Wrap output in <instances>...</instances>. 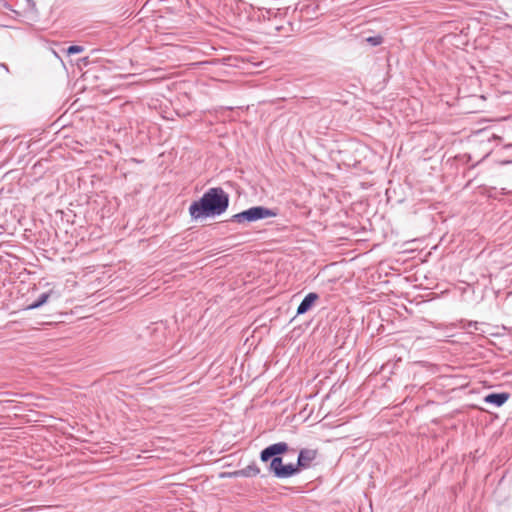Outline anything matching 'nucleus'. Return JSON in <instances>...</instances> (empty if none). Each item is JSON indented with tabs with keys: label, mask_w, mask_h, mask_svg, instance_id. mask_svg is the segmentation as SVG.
I'll use <instances>...</instances> for the list:
<instances>
[{
	"label": "nucleus",
	"mask_w": 512,
	"mask_h": 512,
	"mask_svg": "<svg viewBox=\"0 0 512 512\" xmlns=\"http://www.w3.org/2000/svg\"><path fill=\"white\" fill-rule=\"evenodd\" d=\"M228 204V195L221 188H211L199 201H195L190 205L189 213L195 219L210 215H220L227 209Z\"/></svg>",
	"instance_id": "f257e3e1"
},
{
	"label": "nucleus",
	"mask_w": 512,
	"mask_h": 512,
	"mask_svg": "<svg viewBox=\"0 0 512 512\" xmlns=\"http://www.w3.org/2000/svg\"><path fill=\"white\" fill-rule=\"evenodd\" d=\"M276 216V213L268 208L262 206L251 207L243 212L232 216L231 221L242 223V222H254L260 219L270 218Z\"/></svg>",
	"instance_id": "f03ea898"
},
{
	"label": "nucleus",
	"mask_w": 512,
	"mask_h": 512,
	"mask_svg": "<svg viewBox=\"0 0 512 512\" xmlns=\"http://www.w3.org/2000/svg\"><path fill=\"white\" fill-rule=\"evenodd\" d=\"M270 470L278 478H287L298 472V468L294 464L284 465L282 458L274 457L270 463Z\"/></svg>",
	"instance_id": "7ed1b4c3"
},
{
	"label": "nucleus",
	"mask_w": 512,
	"mask_h": 512,
	"mask_svg": "<svg viewBox=\"0 0 512 512\" xmlns=\"http://www.w3.org/2000/svg\"><path fill=\"white\" fill-rule=\"evenodd\" d=\"M287 450L288 445L284 442L272 444L261 452V460L266 462L271 458L279 457L278 455L286 452Z\"/></svg>",
	"instance_id": "20e7f679"
},
{
	"label": "nucleus",
	"mask_w": 512,
	"mask_h": 512,
	"mask_svg": "<svg viewBox=\"0 0 512 512\" xmlns=\"http://www.w3.org/2000/svg\"><path fill=\"white\" fill-rule=\"evenodd\" d=\"M319 296L316 293H309L305 296V298L302 300L300 305L297 309V314H304L307 311H309L312 306L315 304V302L318 300Z\"/></svg>",
	"instance_id": "39448f33"
},
{
	"label": "nucleus",
	"mask_w": 512,
	"mask_h": 512,
	"mask_svg": "<svg viewBox=\"0 0 512 512\" xmlns=\"http://www.w3.org/2000/svg\"><path fill=\"white\" fill-rule=\"evenodd\" d=\"M509 398L507 393H492L485 397V402L497 407L502 406Z\"/></svg>",
	"instance_id": "423d86ee"
},
{
	"label": "nucleus",
	"mask_w": 512,
	"mask_h": 512,
	"mask_svg": "<svg viewBox=\"0 0 512 512\" xmlns=\"http://www.w3.org/2000/svg\"><path fill=\"white\" fill-rule=\"evenodd\" d=\"M315 458V452L312 450H302L298 456L297 465H295L298 469L299 467H307L310 462Z\"/></svg>",
	"instance_id": "0eeeda50"
},
{
	"label": "nucleus",
	"mask_w": 512,
	"mask_h": 512,
	"mask_svg": "<svg viewBox=\"0 0 512 512\" xmlns=\"http://www.w3.org/2000/svg\"><path fill=\"white\" fill-rule=\"evenodd\" d=\"M259 473L260 469L255 464L248 465L245 468L235 472L236 475L243 477H253L258 475Z\"/></svg>",
	"instance_id": "6e6552de"
},
{
	"label": "nucleus",
	"mask_w": 512,
	"mask_h": 512,
	"mask_svg": "<svg viewBox=\"0 0 512 512\" xmlns=\"http://www.w3.org/2000/svg\"><path fill=\"white\" fill-rule=\"evenodd\" d=\"M51 292L52 291L41 294L39 299L36 302L30 304L28 306V308L29 309H36V308L42 306L43 304H45L47 302V300L49 299Z\"/></svg>",
	"instance_id": "1a4fd4ad"
},
{
	"label": "nucleus",
	"mask_w": 512,
	"mask_h": 512,
	"mask_svg": "<svg viewBox=\"0 0 512 512\" xmlns=\"http://www.w3.org/2000/svg\"><path fill=\"white\" fill-rule=\"evenodd\" d=\"M366 41L371 44L372 46H377L381 44L382 38L380 36H373L366 38Z\"/></svg>",
	"instance_id": "9d476101"
},
{
	"label": "nucleus",
	"mask_w": 512,
	"mask_h": 512,
	"mask_svg": "<svg viewBox=\"0 0 512 512\" xmlns=\"http://www.w3.org/2000/svg\"><path fill=\"white\" fill-rule=\"evenodd\" d=\"M82 51H83V47L73 45V46H70V47L67 49V54H69V55H71V54H77V53H81Z\"/></svg>",
	"instance_id": "9b49d317"
}]
</instances>
